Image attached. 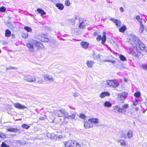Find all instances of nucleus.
<instances>
[{"instance_id": "obj_33", "label": "nucleus", "mask_w": 147, "mask_h": 147, "mask_svg": "<svg viewBox=\"0 0 147 147\" xmlns=\"http://www.w3.org/2000/svg\"><path fill=\"white\" fill-rule=\"evenodd\" d=\"M24 28L25 30H26L28 32H32V29L29 27H28V26H25L24 27Z\"/></svg>"}, {"instance_id": "obj_56", "label": "nucleus", "mask_w": 147, "mask_h": 147, "mask_svg": "<svg viewBox=\"0 0 147 147\" xmlns=\"http://www.w3.org/2000/svg\"><path fill=\"white\" fill-rule=\"evenodd\" d=\"M110 62H111L113 64H114V63H115V61H114V60H111V61Z\"/></svg>"}, {"instance_id": "obj_47", "label": "nucleus", "mask_w": 147, "mask_h": 147, "mask_svg": "<svg viewBox=\"0 0 147 147\" xmlns=\"http://www.w3.org/2000/svg\"><path fill=\"white\" fill-rule=\"evenodd\" d=\"M73 96H74V97H76L78 96H79V95L78 93H74L73 94Z\"/></svg>"}, {"instance_id": "obj_34", "label": "nucleus", "mask_w": 147, "mask_h": 147, "mask_svg": "<svg viewBox=\"0 0 147 147\" xmlns=\"http://www.w3.org/2000/svg\"><path fill=\"white\" fill-rule=\"evenodd\" d=\"M119 58L120 60L122 61H126L127 60L126 58L122 55H120L119 56Z\"/></svg>"}, {"instance_id": "obj_14", "label": "nucleus", "mask_w": 147, "mask_h": 147, "mask_svg": "<svg viewBox=\"0 0 147 147\" xmlns=\"http://www.w3.org/2000/svg\"><path fill=\"white\" fill-rule=\"evenodd\" d=\"M80 45L82 47L86 49L88 48L89 44L87 42L83 41L81 42Z\"/></svg>"}, {"instance_id": "obj_54", "label": "nucleus", "mask_w": 147, "mask_h": 147, "mask_svg": "<svg viewBox=\"0 0 147 147\" xmlns=\"http://www.w3.org/2000/svg\"><path fill=\"white\" fill-rule=\"evenodd\" d=\"M44 40L46 42H47L49 41V39L47 38H45Z\"/></svg>"}, {"instance_id": "obj_35", "label": "nucleus", "mask_w": 147, "mask_h": 147, "mask_svg": "<svg viewBox=\"0 0 147 147\" xmlns=\"http://www.w3.org/2000/svg\"><path fill=\"white\" fill-rule=\"evenodd\" d=\"M22 37L24 38H26L28 36V34L27 33H23L22 35Z\"/></svg>"}, {"instance_id": "obj_62", "label": "nucleus", "mask_w": 147, "mask_h": 147, "mask_svg": "<svg viewBox=\"0 0 147 147\" xmlns=\"http://www.w3.org/2000/svg\"><path fill=\"white\" fill-rule=\"evenodd\" d=\"M125 82H127V80L126 79H125Z\"/></svg>"}, {"instance_id": "obj_42", "label": "nucleus", "mask_w": 147, "mask_h": 147, "mask_svg": "<svg viewBox=\"0 0 147 147\" xmlns=\"http://www.w3.org/2000/svg\"><path fill=\"white\" fill-rule=\"evenodd\" d=\"M142 67L144 69L147 71V65L144 64H142Z\"/></svg>"}, {"instance_id": "obj_60", "label": "nucleus", "mask_w": 147, "mask_h": 147, "mask_svg": "<svg viewBox=\"0 0 147 147\" xmlns=\"http://www.w3.org/2000/svg\"><path fill=\"white\" fill-rule=\"evenodd\" d=\"M138 108H136V111H138Z\"/></svg>"}, {"instance_id": "obj_36", "label": "nucleus", "mask_w": 147, "mask_h": 147, "mask_svg": "<svg viewBox=\"0 0 147 147\" xmlns=\"http://www.w3.org/2000/svg\"><path fill=\"white\" fill-rule=\"evenodd\" d=\"M134 95L136 97L138 98L140 96L141 93L140 92H136L134 94Z\"/></svg>"}, {"instance_id": "obj_63", "label": "nucleus", "mask_w": 147, "mask_h": 147, "mask_svg": "<svg viewBox=\"0 0 147 147\" xmlns=\"http://www.w3.org/2000/svg\"><path fill=\"white\" fill-rule=\"evenodd\" d=\"M15 36L14 35H13V34H12V36Z\"/></svg>"}, {"instance_id": "obj_13", "label": "nucleus", "mask_w": 147, "mask_h": 147, "mask_svg": "<svg viewBox=\"0 0 147 147\" xmlns=\"http://www.w3.org/2000/svg\"><path fill=\"white\" fill-rule=\"evenodd\" d=\"M110 20L113 22L115 23L116 26L117 27H119L120 26L121 24L119 21L117 20L114 19L112 18H111Z\"/></svg>"}, {"instance_id": "obj_16", "label": "nucleus", "mask_w": 147, "mask_h": 147, "mask_svg": "<svg viewBox=\"0 0 147 147\" xmlns=\"http://www.w3.org/2000/svg\"><path fill=\"white\" fill-rule=\"evenodd\" d=\"M86 64L88 67H92L94 64V61L92 60H89L87 61Z\"/></svg>"}, {"instance_id": "obj_50", "label": "nucleus", "mask_w": 147, "mask_h": 147, "mask_svg": "<svg viewBox=\"0 0 147 147\" xmlns=\"http://www.w3.org/2000/svg\"><path fill=\"white\" fill-rule=\"evenodd\" d=\"M119 10H120V11L121 12H123L124 11V9L122 7H120V8H119Z\"/></svg>"}, {"instance_id": "obj_17", "label": "nucleus", "mask_w": 147, "mask_h": 147, "mask_svg": "<svg viewBox=\"0 0 147 147\" xmlns=\"http://www.w3.org/2000/svg\"><path fill=\"white\" fill-rule=\"evenodd\" d=\"M129 107V105L127 104H125L122 106L121 108L122 113H125L126 111V109Z\"/></svg>"}, {"instance_id": "obj_40", "label": "nucleus", "mask_w": 147, "mask_h": 147, "mask_svg": "<svg viewBox=\"0 0 147 147\" xmlns=\"http://www.w3.org/2000/svg\"><path fill=\"white\" fill-rule=\"evenodd\" d=\"M65 4L67 6H69L70 5V3L69 1L68 0L65 1Z\"/></svg>"}, {"instance_id": "obj_19", "label": "nucleus", "mask_w": 147, "mask_h": 147, "mask_svg": "<svg viewBox=\"0 0 147 147\" xmlns=\"http://www.w3.org/2000/svg\"><path fill=\"white\" fill-rule=\"evenodd\" d=\"M84 126L85 128L88 129L90 127H92L93 126V125L91 126L90 123L87 121H85L84 123Z\"/></svg>"}, {"instance_id": "obj_53", "label": "nucleus", "mask_w": 147, "mask_h": 147, "mask_svg": "<svg viewBox=\"0 0 147 147\" xmlns=\"http://www.w3.org/2000/svg\"><path fill=\"white\" fill-rule=\"evenodd\" d=\"M111 61V60H105L103 61L104 62H110Z\"/></svg>"}, {"instance_id": "obj_43", "label": "nucleus", "mask_w": 147, "mask_h": 147, "mask_svg": "<svg viewBox=\"0 0 147 147\" xmlns=\"http://www.w3.org/2000/svg\"><path fill=\"white\" fill-rule=\"evenodd\" d=\"M2 147H9V146L7 145L5 142H3L1 145Z\"/></svg>"}, {"instance_id": "obj_21", "label": "nucleus", "mask_w": 147, "mask_h": 147, "mask_svg": "<svg viewBox=\"0 0 147 147\" xmlns=\"http://www.w3.org/2000/svg\"><path fill=\"white\" fill-rule=\"evenodd\" d=\"M133 41L136 44H138L139 42L140 41L139 39L136 36H134L133 37Z\"/></svg>"}, {"instance_id": "obj_7", "label": "nucleus", "mask_w": 147, "mask_h": 147, "mask_svg": "<svg viewBox=\"0 0 147 147\" xmlns=\"http://www.w3.org/2000/svg\"><path fill=\"white\" fill-rule=\"evenodd\" d=\"M13 105L17 108L24 110L25 109H27V107L24 105H21L18 103H16L13 104Z\"/></svg>"}, {"instance_id": "obj_48", "label": "nucleus", "mask_w": 147, "mask_h": 147, "mask_svg": "<svg viewBox=\"0 0 147 147\" xmlns=\"http://www.w3.org/2000/svg\"><path fill=\"white\" fill-rule=\"evenodd\" d=\"M43 82V81L42 79L40 80L37 81V82L41 84Z\"/></svg>"}, {"instance_id": "obj_9", "label": "nucleus", "mask_w": 147, "mask_h": 147, "mask_svg": "<svg viewBox=\"0 0 147 147\" xmlns=\"http://www.w3.org/2000/svg\"><path fill=\"white\" fill-rule=\"evenodd\" d=\"M138 44L139 46V49L140 50H143L147 52V49L146 48L145 45L141 41H140Z\"/></svg>"}, {"instance_id": "obj_24", "label": "nucleus", "mask_w": 147, "mask_h": 147, "mask_svg": "<svg viewBox=\"0 0 147 147\" xmlns=\"http://www.w3.org/2000/svg\"><path fill=\"white\" fill-rule=\"evenodd\" d=\"M7 131H11L13 132H16L18 130L17 128H10L7 129Z\"/></svg>"}, {"instance_id": "obj_27", "label": "nucleus", "mask_w": 147, "mask_h": 147, "mask_svg": "<svg viewBox=\"0 0 147 147\" xmlns=\"http://www.w3.org/2000/svg\"><path fill=\"white\" fill-rule=\"evenodd\" d=\"M127 136L129 138H131L133 136V132L131 130H129L128 132Z\"/></svg>"}, {"instance_id": "obj_10", "label": "nucleus", "mask_w": 147, "mask_h": 147, "mask_svg": "<svg viewBox=\"0 0 147 147\" xmlns=\"http://www.w3.org/2000/svg\"><path fill=\"white\" fill-rule=\"evenodd\" d=\"M88 121L90 122L91 123H94L95 125L96 124H97L99 122V120L97 118H92L89 119L88 120Z\"/></svg>"}, {"instance_id": "obj_37", "label": "nucleus", "mask_w": 147, "mask_h": 147, "mask_svg": "<svg viewBox=\"0 0 147 147\" xmlns=\"http://www.w3.org/2000/svg\"><path fill=\"white\" fill-rule=\"evenodd\" d=\"M22 127L26 129H28L30 127V126L26 124H23L22 125Z\"/></svg>"}, {"instance_id": "obj_1", "label": "nucleus", "mask_w": 147, "mask_h": 147, "mask_svg": "<svg viewBox=\"0 0 147 147\" xmlns=\"http://www.w3.org/2000/svg\"><path fill=\"white\" fill-rule=\"evenodd\" d=\"M54 113L58 117H61L63 115L64 117L71 120L74 119L75 118L76 115V113L75 112L71 111V115H68V112L63 109L55 110L54 111Z\"/></svg>"}, {"instance_id": "obj_55", "label": "nucleus", "mask_w": 147, "mask_h": 147, "mask_svg": "<svg viewBox=\"0 0 147 147\" xmlns=\"http://www.w3.org/2000/svg\"><path fill=\"white\" fill-rule=\"evenodd\" d=\"M137 102H133V105L135 106H136V105H137Z\"/></svg>"}, {"instance_id": "obj_29", "label": "nucleus", "mask_w": 147, "mask_h": 147, "mask_svg": "<svg viewBox=\"0 0 147 147\" xmlns=\"http://www.w3.org/2000/svg\"><path fill=\"white\" fill-rule=\"evenodd\" d=\"M126 30V27L125 26H122L119 29V32H123Z\"/></svg>"}, {"instance_id": "obj_12", "label": "nucleus", "mask_w": 147, "mask_h": 147, "mask_svg": "<svg viewBox=\"0 0 147 147\" xmlns=\"http://www.w3.org/2000/svg\"><path fill=\"white\" fill-rule=\"evenodd\" d=\"M44 78L45 80H47L51 82L53 81L54 79L52 76L45 74L44 76Z\"/></svg>"}, {"instance_id": "obj_59", "label": "nucleus", "mask_w": 147, "mask_h": 147, "mask_svg": "<svg viewBox=\"0 0 147 147\" xmlns=\"http://www.w3.org/2000/svg\"><path fill=\"white\" fill-rule=\"evenodd\" d=\"M47 111L48 112H50V113H51V112L49 110H48Z\"/></svg>"}, {"instance_id": "obj_2", "label": "nucleus", "mask_w": 147, "mask_h": 147, "mask_svg": "<svg viewBox=\"0 0 147 147\" xmlns=\"http://www.w3.org/2000/svg\"><path fill=\"white\" fill-rule=\"evenodd\" d=\"M27 46L29 50L32 52H34L40 48H43L44 47L42 43L34 40L28 43Z\"/></svg>"}, {"instance_id": "obj_26", "label": "nucleus", "mask_w": 147, "mask_h": 147, "mask_svg": "<svg viewBox=\"0 0 147 147\" xmlns=\"http://www.w3.org/2000/svg\"><path fill=\"white\" fill-rule=\"evenodd\" d=\"M117 142H119L121 145L124 146L126 145V142L124 140H118Z\"/></svg>"}, {"instance_id": "obj_11", "label": "nucleus", "mask_w": 147, "mask_h": 147, "mask_svg": "<svg viewBox=\"0 0 147 147\" xmlns=\"http://www.w3.org/2000/svg\"><path fill=\"white\" fill-rule=\"evenodd\" d=\"M113 108L115 112H117L122 113L121 108H120L119 105H115L113 107Z\"/></svg>"}, {"instance_id": "obj_44", "label": "nucleus", "mask_w": 147, "mask_h": 147, "mask_svg": "<svg viewBox=\"0 0 147 147\" xmlns=\"http://www.w3.org/2000/svg\"><path fill=\"white\" fill-rule=\"evenodd\" d=\"M0 137L3 138H6V136L3 133H1L0 134Z\"/></svg>"}, {"instance_id": "obj_52", "label": "nucleus", "mask_w": 147, "mask_h": 147, "mask_svg": "<svg viewBox=\"0 0 147 147\" xmlns=\"http://www.w3.org/2000/svg\"><path fill=\"white\" fill-rule=\"evenodd\" d=\"M98 35V32L97 31H95L93 34V35L94 36H96Z\"/></svg>"}, {"instance_id": "obj_49", "label": "nucleus", "mask_w": 147, "mask_h": 147, "mask_svg": "<svg viewBox=\"0 0 147 147\" xmlns=\"http://www.w3.org/2000/svg\"><path fill=\"white\" fill-rule=\"evenodd\" d=\"M10 69H16V70H17L18 69V68L16 67H12V66H10Z\"/></svg>"}, {"instance_id": "obj_6", "label": "nucleus", "mask_w": 147, "mask_h": 147, "mask_svg": "<svg viewBox=\"0 0 147 147\" xmlns=\"http://www.w3.org/2000/svg\"><path fill=\"white\" fill-rule=\"evenodd\" d=\"M74 141L69 140L63 142L65 147H73Z\"/></svg>"}, {"instance_id": "obj_64", "label": "nucleus", "mask_w": 147, "mask_h": 147, "mask_svg": "<svg viewBox=\"0 0 147 147\" xmlns=\"http://www.w3.org/2000/svg\"><path fill=\"white\" fill-rule=\"evenodd\" d=\"M142 1H145V0H142Z\"/></svg>"}, {"instance_id": "obj_15", "label": "nucleus", "mask_w": 147, "mask_h": 147, "mask_svg": "<svg viewBox=\"0 0 147 147\" xmlns=\"http://www.w3.org/2000/svg\"><path fill=\"white\" fill-rule=\"evenodd\" d=\"M110 95L109 93L106 92H105L101 93L100 95V97L101 98H103L106 96H109Z\"/></svg>"}, {"instance_id": "obj_4", "label": "nucleus", "mask_w": 147, "mask_h": 147, "mask_svg": "<svg viewBox=\"0 0 147 147\" xmlns=\"http://www.w3.org/2000/svg\"><path fill=\"white\" fill-rule=\"evenodd\" d=\"M108 87L111 86L113 87L116 88L119 85L118 84L115 80H107V82Z\"/></svg>"}, {"instance_id": "obj_18", "label": "nucleus", "mask_w": 147, "mask_h": 147, "mask_svg": "<svg viewBox=\"0 0 147 147\" xmlns=\"http://www.w3.org/2000/svg\"><path fill=\"white\" fill-rule=\"evenodd\" d=\"M55 6L57 7L58 9L60 10H62L64 8V6L61 3H57L56 4Z\"/></svg>"}, {"instance_id": "obj_5", "label": "nucleus", "mask_w": 147, "mask_h": 147, "mask_svg": "<svg viewBox=\"0 0 147 147\" xmlns=\"http://www.w3.org/2000/svg\"><path fill=\"white\" fill-rule=\"evenodd\" d=\"M24 80L28 82H34L36 81V78L33 76H25L24 78Z\"/></svg>"}, {"instance_id": "obj_30", "label": "nucleus", "mask_w": 147, "mask_h": 147, "mask_svg": "<svg viewBox=\"0 0 147 147\" xmlns=\"http://www.w3.org/2000/svg\"><path fill=\"white\" fill-rule=\"evenodd\" d=\"M107 80L102 81V85L104 87H108V85H107Z\"/></svg>"}, {"instance_id": "obj_3", "label": "nucleus", "mask_w": 147, "mask_h": 147, "mask_svg": "<svg viewBox=\"0 0 147 147\" xmlns=\"http://www.w3.org/2000/svg\"><path fill=\"white\" fill-rule=\"evenodd\" d=\"M106 32H103V34L102 37L100 35H98L96 37V40L97 41H99L102 40L101 43L102 44L104 43L106 40Z\"/></svg>"}, {"instance_id": "obj_38", "label": "nucleus", "mask_w": 147, "mask_h": 147, "mask_svg": "<svg viewBox=\"0 0 147 147\" xmlns=\"http://www.w3.org/2000/svg\"><path fill=\"white\" fill-rule=\"evenodd\" d=\"M5 11L6 8L2 6L0 8V11L1 12H5Z\"/></svg>"}, {"instance_id": "obj_31", "label": "nucleus", "mask_w": 147, "mask_h": 147, "mask_svg": "<svg viewBox=\"0 0 147 147\" xmlns=\"http://www.w3.org/2000/svg\"><path fill=\"white\" fill-rule=\"evenodd\" d=\"M74 146L73 147H81V145L79 144V143L78 142L76 141H74Z\"/></svg>"}, {"instance_id": "obj_20", "label": "nucleus", "mask_w": 147, "mask_h": 147, "mask_svg": "<svg viewBox=\"0 0 147 147\" xmlns=\"http://www.w3.org/2000/svg\"><path fill=\"white\" fill-rule=\"evenodd\" d=\"M140 27L139 32L140 33H141L143 32L144 28V26L142 22H140Z\"/></svg>"}, {"instance_id": "obj_51", "label": "nucleus", "mask_w": 147, "mask_h": 147, "mask_svg": "<svg viewBox=\"0 0 147 147\" xmlns=\"http://www.w3.org/2000/svg\"><path fill=\"white\" fill-rule=\"evenodd\" d=\"M39 119L40 120H45V118L44 117H41L39 118Z\"/></svg>"}, {"instance_id": "obj_25", "label": "nucleus", "mask_w": 147, "mask_h": 147, "mask_svg": "<svg viewBox=\"0 0 147 147\" xmlns=\"http://www.w3.org/2000/svg\"><path fill=\"white\" fill-rule=\"evenodd\" d=\"M5 32V36L6 37H9L10 36L11 32L9 29L6 30Z\"/></svg>"}, {"instance_id": "obj_32", "label": "nucleus", "mask_w": 147, "mask_h": 147, "mask_svg": "<svg viewBox=\"0 0 147 147\" xmlns=\"http://www.w3.org/2000/svg\"><path fill=\"white\" fill-rule=\"evenodd\" d=\"M85 25L84 22H82L80 23L79 27L81 29H83Z\"/></svg>"}, {"instance_id": "obj_61", "label": "nucleus", "mask_w": 147, "mask_h": 147, "mask_svg": "<svg viewBox=\"0 0 147 147\" xmlns=\"http://www.w3.org/2000/svg\"><path fill=\"white\" fill-rule=\"evenodd\" d=\"M75 17L76 19L77 20V16H75Z\"/></svg>"}, {"instance_id": "obj_46", "label": "nucleus", "mask_w": 147, "mask_h": 147, "mask_svg": "<svg viewBox=\"0 0 147 147\" xmlns=\"http://www.w3.org/2000/svg\"><path fill=\"white\" fill-rule=\"evenodd\" d=\"M65 117H64V121H63L62 122V123L64 124H66L68 122V121L66 120V119H65Z\"/></svg>"}, {"instance_id": "obj_57", "label": "nucleus", "mask_w": 147, "mask_h": 147, "mask_svg": "<svg viewBox=\"0 0 147 147\" xmlns=\"http://www.w3.org/2000/svg\"><path fill=\"white\" fill-rule=\"evenodd\" d=\"M10 69V67H7L6 68V70H8L9 69Z\"/></svg>"}, {"instance_id": "obj_45", "label": "nucleus", "mask_w": 147, "mask_h": 147, "mask_svg": "<svg viewBox=\"0 0 147 147\" xmlns=\"http://www.w3.org/2000/svg\"><path fill=\"white\" fill-rule=\"evenodd\" d=\"M121 136L124 138H126L125 133L124 131L122 132V134H121Z\"/></svg>"}, {"instance_id": "obj_28", "label": "nucleus", "mask_w": 147, "mask_h": 147, "mask_svg": "<svg viewBox=\"0 0 147 147\" xmlns=\"http://www.w3.org/2000/svg\"><path fill=\"white\" fill-rule=\"evenodd\" d=\"M93 57L94 60H97L99 59L100 58V55L95 54L94 52H93Z\"/></svg>"}, {"instance_id": "obj_41", "label": "nucleus", "mask_w": 147, "mask_h": 147, "mask_svg": "<svg viewBox=\"0 0 147 147\" xmlns=\"http://www.w3.org/2000/svg\"><path fill=\"white\" fill-rule=\"evenodd\" d=\"M79 117L81 118L85 119L86 117L83 114H81L79 116Z\"/></svg>"}, {"instance_id": "obj_8", "label": "nucleus", "mask_w": 147, "mask_h": 147, "mask_svg": "<svg viewBox=\"0 0 147 147\" xmlns=\"http://www.w3.org/2000/svg\"><path fill=\"white\" fill-rule=\"evenodd\" d=\"M128 94L126 92H123L118 94V97L121 100H123L127 97Z\"/></svg>"}, {"instance_id": "obj_22", "label": "nucleus", "mask_w": 147, "mask_h": 147, "mask_svg": "<svg viewBox=\"0 0 147 147\" xmlns=\"http://www.w3.org/2000/svg\"><path fill=\"white\" fill-rule=\"evenodd\" d=\"M112 104L110 102L106 101L104 103V106L105 107H110L112 106Z\"/></svg>"}, {"instance_id": "obj_58", "label": "nucleus", "mask_w": 147, "mask_h": 147, "mask_svg": "<svg viewBox=\"0 0 147 147\" xmlns=\"http://www.w3.org/2000/svg\"><path fill=\"white\" fill-rule=\"evenodd\" d=\"M145 104L147 106V101L145 102Z\"/></svg>"}, {"instance_id": "obj_39", "label": "nucleus", "mask_w": 147, "mask_h": 147, "mask_svg": "<svg viewBox=\"0 0 147 147\" xmlns=\"http://www.w3.org/2000/svg\"><path fill=\"white\" fill-rule=\"evenodd\" d=\"M136 19L140 22H140H142L141 21L142 19L140 18V17L139 16H137L136 17Z\"/></svg>"}, {"instance_id": "obj_23", "label": "nucleus", "mask_w": 147, "mask_h": 147, "mask_svg": "<svg viewBox=\"0 0 147 147\" xmlns=\"http://www.w3.org/2000/svg\"><path fill=\"white\" fill-rule=\"evenodd\" d=\"M37 11L39 13L42 15H45L46 14L45 12L42 9L40 8L37 9Z\"/></svg>"}]
</instances>
